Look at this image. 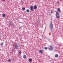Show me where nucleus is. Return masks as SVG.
Masks as SVG:
<instances>
[{"mask_svg":"<svg viewBox=\"0 0 63 63\" xmlns=\"http://www.w3.org/2000/svg\"><path fill=\"white\" fill-rule=\"evenodd\" d=\"M48 48L49 50H53V47L51 46H49L48 47Z\"/></svg>","mask_w":63,"mask_h":63,"instance_id":"obj_1","label":"nucleus"},{"mask_svg":"<svg viewBox=\"0 0 63 63\" xmlns=\"http://www.w3.org/2000/svg\"><path fill=\"white\" fill-rule=\"evenodd\" d=\"M49 26L51 29L52 30L53 29V24H52V22H51L50 23Z\"/></svg>","mask_w":63,"mask_h":63,"instance_id":"obj_2","label":"nucleus"},{"mask_svg":"<svg viewBox=\"0 0 63 63\" xmlns=\"http://www.w3.org/2000/svg\"><path fill=\"white\" fill-rule=\"evenodd\" d=\"M15 48L16 49H18V45L16 44L15 45Z\"/></svg>","mask_w":63,"mask_h":63,"instance_id":"obj_3","label":"nucleus"},{"mask_svg":"<svg viewBox=\"0 0 63 63\" xmlns=\"http://www.w3.org/2000/svg\"><path fill=\"white\" fill-rule=\"evenodd\" d=\"M37 8V6L36 5H34L33 7V9L34 10H36Z\"/></svg>","mask_w":63,"mask_h":63,"instance_id":"obj_4","label":"nucleus"},{"mask_svg":"<svg viewBox=\"0 0 63 63\" xmlns=\"http://www.w3.org/2000/svg\"><path fill=\"white\" fill-rule=\"evenodd\" d=\"M57 11L58 12H60V11H61V10L60 8H58L57 9Z\"/></svg>","mask_w":63,"mask_h":63,"instance_id":"obj_5","label":"nucleus"},{"mask_svg":"<svg viewBox=\"0 0 63 63\" xmlns=\"http://www.w3.org/2000/svg\"><path fill=\"white\" fill-rule=\"evenodd\" d=\"M56 16L57 18H60V16L58 15H56Z\"/></svg>","mask_w":63,"mask_h":63,"instance_id":"obj_6","label":"nucleus"},{"mask_svg":"<svg viewBox=\"0 0 63 63\" xmlns=\"http://www.w3.org/2000/svg\"><path fill=\"white\" fill-rule=\"evenodd\" d=\"M23 58L24 59H25L26 58V56L25 55H24L23 56Z\"/></svg>","mask_w":63,"mask_h":63,"instance_id":"obj_7","label":"nucleus"},{"mask_svg":"<svg viewBox=\"0 0 63 63\" xmlns=\"http://www.w3.org/2000/svg\"><path fill=\"white\" fill-rule=\"evenodd\" d=\"M13 23H12V22H10L9 24V25L10 26H12L13 25Z\"/></svg>","mask_w":63,"mask_h":63,"instance_id":"obj_8","label":"nucleus"},{"mask_svg":"<svg viewBox=\"0 0 63 63\" xmlns=\"http://www.w3.org/2000/svg\"><path fill=\"white\" fill-rule=\"evenodd\" d=\"M40 52L41 53H42L44 52V51H43V50H40Z\"/></svg>","mask_w":63,"mask_h":63,"instance_id":"obj_9","label":"nucleus"},{"mask_svg":"<svg viewBox=\"0 0 63 63\" xmlns=\"http://www.w3.org/2000/svg\"><path fill=\"white\" fill-rule=\"evenodd\" d=\"M30 9L31 10H33V7L32 6H31L30 7Z\"/></svg>","mask_w":63,"mask_h":63,"instance_id":"obj_10","label":"nucleus"},{"mask_svg":"<svg viewBox=\"0 0 63 63\" xmlns=\"http://www.w3.org/2000/svg\"><path fill=\"white\" fill-rule=\"evenodd\" d=\"M56 15H58V16L59 15V12H56Z\"/></svg>","mask_w":63,"mask_h":63,"instance_id":"obj_11","label":"nucleus"},{"mask_svg":"<svg viewBox=\"0 0 63 63\" xmlns=\"http://www.w3.org/2000/svg\"><path fill=\"white\" fill-rule=\"evenodd\" d=\"M18 53L19 54H20L21 53V52L20 50H19Z\"/></svg>","mask_w":63,"mask_h":63,"instance_id":"obj_12","label":"nucleus"},{"mask_svg":"<svg viewBox=\"0 0 63 63\" xmlns=\"http://www.w3.org/2000/svg\"><path fill=\"white\" fill-rule=\"evenodd\" d=\"M2 16L3 17H5L6 16V15L4 14H2Z\"/></svg>","mask_w":63,"mask_h":63,"instance_id":"obj_13","label":"nucleus"},{"mask_svg":"<svg viewBox=\"0 0 63 63\" xmlns=\"http://www.w3.org/2000/svg\"><path fill=\"white\" fill-rule=\"evenodd\" d=\"M32 61V59H30L29 60V62H31V61Z\"/></svg>","mask_w":63,"mask_h":63,"instance_id":"obj_14","label":"nucleus"},{"mask_svg":"<svg viewBox=\"0 0 63 63\" xmlns=\"http://www.w3.org/2000/svg\"><path fill=\"white\" fill-rule=\"evenodd\" d=\"M58 55L57 54H56L55 55V57H58Z\"/></svg>","mask_w":63,"mask_h":63,"instance_id":"obj_15","label":"nucleus"},{"mask_svg":"<svg viewBox=\"0 0 63 63\" xmlns=\"http://www.w3.org/2000/svg\"><path fill=\"white\" fill-rule=\"evenodd\" d=\"M3 44H4V43H3V42H2L0 44V45H1V46H3Z\"/></svg>","mask_w":63,"mask_h":63,"instance_id":"obj_16","label":"nucleus"},{"mask_svg":"<svg viewBox=\"0 0 63 63\" xmlns=\"http://www.w3.org/2000/svg\"><path fill=\"white\" fill-rule=\"evenodd\" d=\"M26 11L27 13H29V9H27L26 10Z\"/></svg>","mask_w":63,"mask_h":63,"instance_id":"obj_17","label":"nucleus"},{"mask_svg":"<svg viewBox=\"0 0 63 63\" xmlns=\"http://www.w3.org/2000/svg\"><path fill=\"white\" fill-rule=\"evenodd\" d=\"M25 8L24 7H23L22 8V10H25Z\"/></svg>","mask_w":63,"mask_h":63,"instance_id":"obj_18","label":"nucleus"},{"mask_svg":"<svg viewBox=\"0 0 63 63\" xmlns=\"http://www.w3.org/2000/svg\"><path fill=\"white\" fill-rule=\"evenodd\" d=\"M8 62H10V61H11V59H9L8 60Z\"/></svg>","mask_w":63,"mask_h":63,"instance_id":"obj_19","label":"nucleus"},{"mask_svg":"<svg viewBox=\"0 0 63 63\" xmlns=\"http://www.w3.org/2000/svg\"><path fill=\"white\" fill-rule=\"evenodd\" d=\"M57 4H59V2L58 1L57 2Z\"/></svg>","mask_w":63,"mask_h":63,"instance_id":"obj_20","label":"nucleus"},{"mask_svg":"<svg viewBox=\"0 0 63 63\" xmlns=\"http://www.w3.org/2000/svg\"><path fill=\"white\" fill-rule=\"evenodd\" d=\"M44 48H45V49H47V47H45Z\"/></svg>","mask_w":63,"mask_h":63,"instance_id":"obj_21","label":"nucleus"},{"mask_svg":"<svg viewBox=\"0 0 63 63\" xmlns=\"http://www.w3.org/2000/svg\"><path fill=\"white\" fill-rule=\"evenodd\" d=\"M0 38H1V34H0Z\"/></svg>","mask_w":63,"mask_h":63,"instance_id":"obj_22","label":"nucleus"},{"mask_svg":"<svg viewBox=\"0 0 63 63\" xmlns=\"http://www.w3.org/2000/svg\"><path fill=\"white\" fill-rule=\"evenodd\" d=\"M52 13V11H51V13Z\"/></svg>","mask_w":63,"mask_h":63,"instance_id":"obj_23","label":"nucleus"},{"mask_svg":"<svg viewBox=\"0 0 63 63\" xmlns=\"http://www.w3.org/2000/svg\"><path fill=\"white\" fill-rule=\"evenodd\" d=\"M2 1H5V0H2Z\"/></svg>","mask_w":63,"mask_h":63,"instance_id":"obj_24","label":"nucleus"},{"mask_svg":"<svg viewBox=\"0 0 63 63\" xmlns=\"http://www.w3.org/2000/svg\"><path fill=\"white\" fill-rule=\"evenodd\" d=\"M39 52H40V50L39 51Z\"/></svg>","mask_w":63,"mask_h":63,"instance_id":"obj_25","label":"nucleus"}]
</instances>
